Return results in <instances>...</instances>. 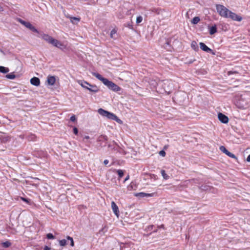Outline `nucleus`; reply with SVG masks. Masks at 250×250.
Returning a JSON list of instances; mask_svg holds the SVG:
<instances>
[{"instance_id": "a878e982", "label": "nucleus", "mask_w": 250, "mask_h": 250, "mask_svg": "<svg viewBox=\"0 0 250 250\" xmlns=\"http://www.w3.org/2000/svg\"><path fill=\"white\" fill-rule=\"evenodd\" d=\"M5 77L8 79L13 80L16 78V75L13 73H11L6 74Z\"/></svg>"}, {"instance_id": "c03bdc74", "label": "nucleus", "mask_w": 250, "mask_h": 250, "mask_svg": "<svg viewBox=\"0 0 250 250\" xmlns=\"http://www.w3.org/2000/svg\"><path fill=\"white\" fill-rule=\"evenodd\" d=\"M43 250H51V248L48 246H45L43 248Z\"/></svg>"}, {"instance_id": "72a5a7b5", "label": "nucleus", "mask_w": 250, "mask_h": 250, "mask_svg": "<svg viewBox=\"0 0 250 250\" xmlns=\"http://www.w3.org/2000/svg\"><path fill=\"white\" fill-rule=\"evenodd\" d=\"M117 32V30L115 29H113L111 32H110V37L111 38H113V35H114L115 34H116Z\"/></svg>"}, {"instance_id": "ddd939ff", "label": "nucleus", "mask_w": 250, "mask_h": 250, "mask_svg": "<svg viewBox=\"0 0 250 250\" xmlns=\"http://www.w3.org/2000/svg\"><path fill=\"white\" fill-rule=\"evenodd\" d=\"M155 194V193H146L145 192H139L136 193L135 196L139 198L150 197L153 196Z\"/></svg>"}, {"instance_id": "9d476101", "label": "nucleus", "mask_w": 250, "mask_h": 250, "mask_svg": "<svg viewBox=\"0 0 250 250\" xmlns=\"http://www.w3.org/2000/svg\"><path fill=\"white\" fill-rule=\"evenodd\" d=\"M57 78V77L55 76H48L45 82L46 84L50 86L53 85L56 82Z\"/></svg>"}, {"instance_id": "c9c22d12", "label": "nucleus", "mask_w": 250, "mask_h": 250, "mask_svg": "<svg viewBox=\"0 0 250 250\" xmlns=\"http://www.w3.org/2000/svg\"><path fill=\"white\" fill-rule=\"evenodd\" d=\"M70 120L73 122L76 121L77 119H76L75 115H73L71 116L70 118Z\"/></svg>"}, {"instance_id": "f03ea898", "label": "nucleus", "mask_w": 250, "mask_h": 250, "mask_svg": "<svg viewBox=\"0 0 250 250\" xmlns=\"http://www.w3.org/2000/svg\"><path fill=\"white\" fill-rule=\"evenodd\" d=\"M78 83L83 88L89 90L90 92L96 93L99 91L98 87L95 84H91L84 80L78 81Z\"/></svg>"}, {"instance_id": "e433bc0d", "label": "nucleus", "mask_w": 250, "mask_h": 250, "mask_svg": "<svg viewBox=\"0 0 250 250\" xmlns=\"http://www.w3.org/2000/svg\"><path fill=\"white\" fill-rule=\"evenodd\" d=\"M159 154L160 156L164 157L166 156V152L164 150H162L159 151Z\"/></svg>"}, {"instance_id": "603ef678", "label": "nucleus", "mask_w": 250, "mask_h": 250, "mask_svg": "<svg viewBox=\"0 0 250 250\" xmlns=\"http://www.w3.org/2000/svg\"><path fill=\"white\" fill-rule=\"evenodd\" d=\"M0 51L1 52L3 53V51H2V49H0Z\"/></svg>"}, {"instance_id": "de8ad7c7", "label": "nucleus", "mask_w": 250, "mask_h": 250, "mask_svg": "<svg viewBox=\"0 0 250 250\" xmlns=\"http://www.w3.org/2000/svg\"><path fill=\"white\" fill-rule=\"evenodd\" d=\"M129 175H128L126 177V178L125 179L124 182H125L126 181H127V180H128V179H129Z\"/></svg>"}, {"instance_id": "4be33fe9", "label": "nucleus", "mask_w": 250, "mask_h": 250, "mask_svg": "<svg viewBox=\"0 0 250 250\" xmlns=\"http://www.w3.org/2000/svg\"><path fill=\"white\" fill-rule=\"evenodd\" d=\"M71 22L73 24H76L80 21V19L75 17H69Z\"/></svg>"}, {"instance_id": "f704fd0d", "label": "nucleus", "mask_w": 250, "mask_h": 250, "mask_svg": "<svg viewBox=\"0 0 250 250\" xmlns=\"http://www.w3.org/2000/svg\"><path fill=\"white\" fill-rule=\"evenodd\" d=\"M73 131L74 134L77 135L78 134L79 130L76 127H74L73 128Z\"/></svg>"}, {"instance_id": "412c9836", "label": "nucleus", "mask_w": 250, "mask_h": 250, "mask_svg": "<svg viewBox=\"0 0 250 250\" xmlns=\"http://www.w3.org/2000/svg\"><path fill=\"white\" fill-rule=\"evenodd\" d=\"M9 71V69L8 67H6L3 66H0V72L3 74H6Z\"/></svg>"}, {"instance_id": "864d4df0", "label": "nucleus", "mask_w": 250, "mask_h": 250, "mask_svg": "<svg viewBox=\"0 0 250 250\" xmlns=\"http://www.w3.org/2000/svg\"><path fill=\"white\" fill-rule=\"evenodd\" d=\"M101 142V143L102 144V143H104V142Z\"/></svg>"}, {"instance_id": "4c0bfd02", "label": "nucleus", "mask_w": 250, "mask_h": 250, "mask_svg": "<svg viewBox=\"0 0 250 250\" xmlns=\"http://www.w3.org/2000/svg\"><path fill=\"white\" fill-rule=\"evenodd\" d=\"M21 199L23 201H24V202H26L27 203H29V202L30 201V199H29L28 198H24V197H21Z\"/></svg>"}, {"instance_id": "39448f33", "label": "nucleus", "mask_w": 250, "mask_h": 250, "mask_svg": "<svg viewBox=\"0 0 250 250\" xmlns=\"http://www.w3.org/2000/svg\"><path fill=\"white\" fill-rule=\"evenodd\" d=\"M18 21L23 25L25 26L26 28H28L33 32H38V30L30 22L26 21L21 19H19Z\"/></svg>"}, {"instance_id": "dca6fc26", "label": "nucleus", "mask_w": 250, "mask_h": 250, "mask_svg": "<svg viewBox=\"0 0 250 250\" xmlns=\"http://www.w3.org/2000/svg\"><path fill=\"white\" fill-rule=\"evenodd\" d=\"M30 83L33 85L38 86L40 85V80L38 77H34L30 79Z\"/></svg>"}, {"instance_id": "0eeeda50", "label": "nucleus", "mask_w": 250, "mask_h": 250, "mask_svg": "<svg viewBox=\"0 0 250 250\" xmlns=\"http://www.w3.org/2000/svg\"><path fill=\"white\" fill-rule=\"evenodd\" d=\"M200 48L204 51L209 53L212 55H215L216 52L212 50L211 49L207 46L206 44L204 42H201L199 43Z\"/></svg>"}, {"instance_id": "393cba45", "label": "nucleus", "mask_w": 250, "mask_h": 250, "mask_svg": "<svg viewBox=\"0 0 250 250\" xmlns=\"http://www.w3.org/2000/svg\"><path fill=\"white\" fill-rule=\"evenodd\" d=\"M67 244H68V243H67V239H62V240H59V244L62 247H64Z\"/></svg>"}, {"instance_id": "49530a36", "label": "nucleus", "mask_w": 250, "mask_h": 250, "mask_svg": "<svg viewBox=\"0 0 250 250\" xmlns=\"http://www.w3.org/2000/svg\"><path fill=\"white\" fill-rule=\"evenodd\" d=\"M109 163V161L108 160H104V163L105 165H106L108 164Z\"/></svg>"}, {"instance_id": "bb28decb", "label": "nucleus", "mask_w": 250, "mask_h": 250, "mask_svg": "<svg viewBox=\"0 0 250 250\" xmlns=\"http://www.w3.org/2000/svg\"><path fill=\"white\" fill-rule=\"evenodd\" d=\"M112 120L116 121L118 123L120 124H123V121L121 119H120L115 114H114V116H113Z\"/></svg>"}, {"instance_id": "a211bd4d", "label": "nucleus", "mask_w": 250, "mask_h": 250, "mask_svg": "<svg viewBox=\"0 0 250 250\" xmlns=\"http://www.w3.org/2000/svg\"><path fill=\"white\" fill-rule=\"evenodd\" d=\"M164 47L167 51H171L173 47L171 45V40L167 39L166 42L164 44Z\"/></svg>"}, {"instance_id": "37998d69", "label": "nucleus", "mask_w": 250, "mask_h": 250, "mask_svg": "<svg viewBox=\"0 0 250 250\" xmlns=\"http://www.w3.org/2000/svg\"><path fill=\"white\" fill-rule=\"evenodd\" d=\"M179 95L180 94L179 93H177L175 95V97H174V98L177 100V101H178V97L179 96Z\"/></svg>"}, {"instance_id": "6ab92c4d", "label": "nucleus", "mask_w": 250, "mask_h": 250, "mask_svg": "<svg viewBox=\"0 0 250 250\" xmlns=\"http://www.w3.org/2000/svg\"><path fill=\"white\" fill-rule=\"evenodd\" d=\"M113 143L114 144L117 146L118 147V148H117V151L120 153V154H123V155H126V152L123 149V148H122L121 147H120L118 144L115 142L114 141H113Z\"/></svg>"}, {"instance_id": "473e14b6", "label": "nucleus", "mask_w": 250, "mask_h": 250, "mask_svg": "<svg viewBox=\"0 0 250 250\" xmlns=\"http://www.w3.org/2000/svg\"><path fill=\"white\" fill-rule=\"evenodd\" d=\"M143 21V17L141 16H139L136 18V23L139 24L141 23Z\"/></svg>"}, {"instance_id": "ea45409f", "label": "nucleus", "mask_w": 250, "mask_h": 250, "mask_svg": "<svg viewBox=\"0 0 250 250\" xmlns=\"http://www.w3.org/2000/svg\"><path fill=\"white\" fill-rule=\"evenodd\" d=\"M108 147L109 148H111V149H114V150H117V148H116L115 147V146H114L113 145H111V144H108Z\"/></svg>"}, {"instance_id": "aec40b11", "label": "nucleus", "mask_w": 250, "mask_h": 250, "mask_svg": "<svg viewBox=\"0 0 250 250\" xmlns=\"http://www.w3.org/2000/svg\"><path fill=\"white\" fill-rule=\"evenodd\" d=\"M191 47L195 51H198L199 50L197 43L195 41L192 42L191 43Z\"/></svg>"}, {"instance_id": "f3484780", "label": "nucleus", "mask_w": 250, "mask_h": 250, "mask_svg": "<svg viewBox=\"0 0 250 250\" xmlns=\"http://www.w3.org/2000/svg\"><path fill=\"white\" fill-rule=\"evenodd\" d=\"M92 75L95 76L96 78H97L98 80L102 82V83L104 84L106 81L107 80V78L103 77L101 74L96 73V72H93Z\"/></svg>"}, {"instance_id": "a19ab883", "label": "nucleus", "mask_w": 250, "mask_h": 250, "mask_svg": "<svg viewBox=\"0 0 250 250\" xmlns=\"http://www.w3.org/2000/svg\"><path fill=\"white\" fill-rule=\"evenodd\" d=\"M107 228L105 226H104L99 230V233H101V232H104V231H107Z\"/></svg>"}, {"instance_id": "09e8293b", "label": "nucleus", "mask_w": 250, "mask_h": 250, "mask_svg": "<svg viewBox=\"0 0 250 250\" xmlns=\"http://www.w3.org/2000/svg\"><path fill=\"white\" fill-rule=\"evenodd\" d=\"M247 161L248 162H250V154L248 155L247 158Z\"/></svg>"}, {"instance_id": "79ce46f5", "label": "nucleus", "mask_w": 250, "mask_h": 250, "mask_svg": "<svg viewBox=\"0 0 250 250\" xmlns=\"http://www.w3.org/2000/svg\"><path fill=\"white\" fill-rule=\"evenodd\" d=\"M153 227H154V226H153V225L149 226L147 227V229H147V231L151 230H152Z\"/></svg>"}, {"instance_id": "2f4dec72", "label": "nucleus", "mask_w": 250, "mask_h": 250, "mask_svg": "<svg viewBox=\"0 0 250 250\" xmlns=\"http://www.w3.org/2000/svg\"><path fill=\"white\" fill-rule=\"evenodd\" d=\"M117 174L119 176V178H122L124 176V172L123 170L119 169L117 170Z\"/></svg>"}, {"instance_id": "8fccbe9b", "label": "nucleus", "mask_w": 250, "mask_h": 250, "mask_svg": "<svg viewBox=\"0 0 250 250\" xmlns=\"http://www.w3.org/2000/svg\"><path fill=\"white\" fill-rule=\"evenodd\" d=\"M89 136H85L83 139V141H84V139H89Z\"/></svg>"}, {"instance_id": "cd10ccee", "label": "nucleus", "mask_w": 250, "mask_h": 250, "mask_svg": "<svg viewBox=\"0 0 250 250\" xmlns=\"http://www.w3.org/2000/svg\"><path fill=\"white\" fill-rule=\"evenodd\" d=\"M161 173L164 179L167 180L169 179V176L166 173L165 170H161Z\"/></svg>"}, {"instance_id": "a18cd8bd", "label": "nucleus", "mask_w": 250, "mask_h": 250, "mask_svg": "<svg viewBox=\"0 0 250 250\" xmlns=\"http://www.w3.org/2000/svg\"><path fill=\"white\" fill-rule=\"evenodd\" d=\"M234 73H238V72L236 71H230L228 72L229 75H230V74H234Z\"/></svg>"}, {"instance_id": "2eb2a0df", "label": "nucleus", "mask_w": 250, "mask_h": 250, "mask_svg": "<svg viewBox=\"0 0 250 250\" xmlns=\"http://www.w3.org/2000/svg\"><path fill=\"white\" fill-rule=\"evenodd\" d=\"M208 29L209 33L210 35H214L215 33L217 32V28L216 24H214L212 26L208 25Z\"/></svg>"}, {"instance_id": "3c124183", "label": "nucleus", "mask_w": 250, "mask_h": 250, "mask_svg": "<svg viewBox=\"0 0 250 250\" xmlns=\"http://www.w3.org/2000/svg\"><path fill=\"white\" fill-rule=\"evenodd\" d=\"M2 10V7L0 5V11Z\"/></svg>"}, {"instance_id": "c756f323", "label": "nucleus", "mask_w": 250, "mask_h": 250, "mask_svg": "<svg viewBox=\"0 0 250 250\" xmlns=\"http://www.w3.org/2000/svg\"><path fill=\"white\" fill-rule=\"evenodd\" d=\"M186 60L187 61L186 62V63L190 64L194 62H195L196 61V59L194 58L193 59H188V57H187L186 58Z\"/></svg>"}, {"instance_id": "5701e85b", "label": "nucleus", "mask_w": 250, "mask_h": 250, "mask_svg": "<svg viewBox=\"0 0 250 250\" xmlns=\"http://www.w3.org/2000/svg\"><path fill=\"white\" fill-rule=\"evenodd\" d=\"M1 245H2V247H3L4 248H8L11 246V243L10 242H9L8 241H6L4 242H2L1 243Z\"/></svg>"}, {"instance_id": "4468645a", "label": "nucleus", "mask_w": 250, "mask_h": 250, "mask_svg": "<svg viewBox=\"0 0 250 250\" xmlns=\"http://www.w3.org/2000/svg\"><path fill=\"white\" fill-rule=\"evenodd\" d=\"M111 208L115 215L118 217L120 212L119 208L116 204L114 201L111 202Z\"/></svg>"}, {"instance_id": "f257e3e1", "label": "nucleus", "mask_w": 250, "mask_h": 250, "mask_svg": "<svg viewBox=\"0 0 250 250\" xmlns=\"http://www.w3.org/2000/svg\"><path fill=\"white\" fill-rule=\"evenodd\" d=\"M36 33H37V35H36L37 37L41 38L47 43L52 44L53 46H55L62 50L66 48L65 45H64L62 42L57 39L53 38L49 35L44 34L42 32L40 31L39 30L38 32Z\"/></svg>"}, {"instance_id": "20e7f679", "label": "nucleus", "mask_w": 250, "mask_h": 250, "mask_svg": "<svg viewBox=\"0 0 250 250\" xmlns=\"http://www.w3.org/2000/svg\"><path fill=\"white\" fill-rule=\"evenodd\" d=\"M105 85H106L108 88L114 92H119L121 90L122 88L117 85L116 83H113V82L109 80L108 79L104 83Z\"/></svg>"}, {"instance_id": "b1692460", "label": "nucleus", "mask_w": 250, "mask_h": 250, "mask_svg": "<svg viewBox=\"0 0 250 250\" xmlns=\"http://www.w3.org/2000/svg\"><path fill=\"white\" fill-rule=\"evenodd\" d=\"M200 20V19L199 17H195L191 20V23L193 24H197Z\"/></svg>"}, {"instance_id": "9b49d317", "label": "nucleus", "mask_w": 250, "mask_h": 250, "mask_svg": "<svg viewBox=\"0 0 250 250\" xmlns=\"http://www.w3.org/2000/svg\"><path fill=\"white\" fill-rule=\"evenodd\" d=\"M218 120L222 123H223V124H227L229 121L228 117L221 112H219L218 113Z\"/></svg>"}, {"instance_id": "423d86ee", "label": "nucleus", "mask_w": 250, "mask_h": 250, "mask_svg": "<svg viewBox=\"0 0 250 250\" xmlns=\"http://www.w3.org/2000/svg\"><path fill=\"white\" fill-rule=\"evenodd\" d=\"M98 113L103 117H105L108 119L112 120L114 114L103 108H99L98 110Z\"/></svg>"}, {"instance_id": "6e6552de", "label": "nucleus", "mask_w": 250, "mask_h": 250, "mask_svg": "<svg viewBox=\"0 0 250 250\" xmlns=\"http://www.w3.org/2000/svg\"><path fill=\"white\" fill-rule=\"evenodd\" d=\"M227 18H230L232 20L240 21H242V18L229 10Z\"/></svg>"}, {"instance_id": "1a4fd4ad", "label": "nucleus", "mask_w": 250, "mask_h": 250, "mask_svg": "<svg viewBox=\"0 0 250 250\" xmlns=\"http://www.w3.org/2000/svg\"><path fill=\"white\" fill-rule=\"evenodd\" d=\"M220 150L229 157L235 159H237L236 156L234 154L229 152L224 146H221L220 147Z\"/></svg>"}, {"instance_id": "58836bf2", "label": "nucleus", "mask_w": 250, "mask_h": 250, "mask_svg": "<svg viewBox=\"0 0 250 250\" xmlns=\"http://www.w3.org/2000/svg\"><path fill=\"white\" fill-rule=\"evenodd\" d=\"M125 26H126V27H128L130 29H132L133 28L132 25L131 23H129V22L125 23Z\"/></svg>"}, {"instance_id": "7ed1b4c3", "label": "nucleus", "mask_w": 250, "mask_h": 250, "mask_svg": "<svg viewBox=\"0 0 250 250\" xmlns=\"http://www.w3.org/2000/svg\"><path fill=\"white\" fill-rule=\"evenodd\" d=\"M216 10L219 14L223 17L228 18L229 10L223 5L216 4Z\"/></svg>"}, {"instance_id": "7c9ffc66", "label": "nucleus", "mask_w": 250, "mask_h": 250, "mask_svg": "<svg viewBox=\"0 0 250 250\" xmlns=\"http://www.w3.org/2000/svg\"><path fill=\"white\" fill-rule=\"evenodd\" d=\"M46 238L48 239H54L55 236L51 233H48L46 235Z\"/></svg>"}, {"instance_id": "f8f14e48", "label": "nucleus", "mask_w": 250, "mask_h": 250, "mask_svg": "<svg viewBox=\"0 0 250 250\" xmlns=\"http://www.w3.org/2000/svg\"><path fill=\"white\" fill-rule=\"evenodd\" d=\"M108 140V137L107 136L104 135H101L97 139V142H105L104 145H103V144L100 143L99 145V146L101 147L105 146L106 144L107 143V141Z\"/></svg>"}, {"instance_id": "c85d7f7f", "label": "nucleus", "mask_w": 250, "mask_h": 250, "mask_svg": "<svg viewBox=\"0 0 250 250\" xmlns=\"http://www.w3.org/2000/svg\"><path fill=\"white\" fill-rule=\"evenodd\" d=\"M66 239L67 240V241H70V245L71 246V247H73L74 246V240H73V239L72 237L69 236H67L66 237Z\"/></svg>"}]
</instances>
